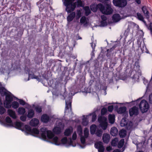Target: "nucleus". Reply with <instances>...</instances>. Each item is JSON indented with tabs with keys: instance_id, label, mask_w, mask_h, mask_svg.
<instances>
[{
	"instance_id": "1",
	"label": "nucleus",
	"mask_w": 152,
	"mask_h": 152,
	"mask_svg": "<svg viewBox=\"0 0 152 152\" xmlns=\"http://www.w3.org/2000/svg\"><path fill=\"white\" fill-rule=\"evenodd\" d=\"M75 0H65L64 4L66 6V10L68 13L73 12L75 8L76 5L78 7H82L83 3L81 0H77V2L73 3Z\"/></svg>"
},
{
	"instance_id": "2",
	"label": "nucleus",
	"mask_w": 152,
	"mask_h": 152,
	"mask_svg": "<svg viewBox=\"0 0 152 152\" xmlns=\"http://www.w3.org/2000/svg\"><path fill=\"white\" fill-rule=\"evenodd\" d=\"M40 130L42 132L41 136L43 139H46L47 136L48 138L51 140L53 143L56 145L59 144L60 142L58 137H54L51 131L48 130L45 128H42Z\"/></svg>"
},
{
	"instance_id": "3",
	"label": "nucleus",
	"mask_w": 152,
	"mask_h": 152,
	"mask_svg": "<svg viewBox=\"0 0 152 152\" xmlns=\"http://www.w3.org/2000/svg\"><path fill=\"white\" fill-rule=\"evenodd\" d=\"M105 8L102 4H98V6L100 8V11L104 14L109 15L112 14L113 10L111 8V4L110 1L105 2Z\"/></svg>"
},
{
	"instance_id": "4",
	"label": "nucleus",
	"mask_w": 152,
	"mask_h": 152,
	"mask_svg": "<svg viewBox=\"0 0 152 152\" xmlns=\"http://www.w3.org/2000/svg\"><path fill=\"white\" fill-rule=\"evenodd\" d=\"M139 107L142 113L146 112L149 108L148 103L145 100H142L139 104Z\"/></svg>"
},
{
	"instance_id": "5",
	"label": "nucleus",
	"mask_w": 152,
	"mask_h": 152,
	"mask_svg": "<svg viewBox=\"0 0 152 152\" xmlns=\"http://www.w3.org/2000/svg\"><path fill=\"white\" fill-rule=\"evenodd\" d=\"M98 120L102 129L104 130H105L107 126V118L104 117L100 116L99 117Z\"/></svg>"
},
{
	"instance_id": "6",
	"label": "nucleus",
	"mask_w": 152,
	"mask_h": 152,
	"mask_svg": "<svg viewBox=\"0 0 152 152\" xmlns=\"http://www.w3.org/2000/svg\"><path fill=\"white\" fill-rule=\"evenodd\" d=\"M114 5L119 7H124L125 6L127 2L126 0H113Z\"/></svg>"
},
{
	"instance_id": "7",
	"label": "nucleus",
	"mask_w": 152,
	"mask_h": 152,
	"mask_svg": "<svg viewBox=\"0 0 152 152\" xmlns=\"http://www.w3.org/2000/svg\"><path fill=\"white\" fill-rule=\"evenodd\" d=\"M124 143V139H122L119 142H118V147L119 149H117L116 151L114 150L113 152H123L125 149V147H123Z\"/></svg>"
},
{
	"instance_id": "8",
	"label": "nucleus",
	"mask_w": 152,
	"mask_h": 152,
	"mask_svg": "<svg viewBox=\"0 0 152 152\" xmlns=\"http://www.w3.org/2000/svg\"><path fill=\"white\" fill-rule=\"evenodd\" d=\"M89 134V132L88 129L86 128H85L84 130V136L82 135L80 137V140L82 143L83 144L85 143L86 139L88 137Z\"/></svg>"
},
{
	"instance_id": "9",
	"label": "nucleus",
	"mask_w": 152,
	"mask_h": 152,
	"mask_svg": "<svg viewBox=\"0 0 152 152\" xmlns=\"http://www.w3.org/2000/svg\"><path fill=\"white\" fill-rule=\"evenodd\" d=\"M94 145L95 148L98 149L99 152H104V148L102 142L99 141L96 142L95 143Z\"/></svg>"
},
{
	"instance_id": "10",
	"label": "nucleus",
	"mask_w": 152,
	"mask_h": 152,
	"mask_svg": "<svg viewBox=\"0 0 152 152\" xmlns=\"http://www.w3.org/2000/svg\"><path fill=\"white\" fill-rule=\"evenodd\" d=\"M129 113L130 116L137 115L139 113L138 108L136 106L133 107L129 109Z\"/></svg>"
},
{
	"instance_id": "11",
	"label": "nucleus",
	"mask_w": 152,
	"mask_h": 152,
	"mask_svg": "<svg viewBox=\"0 0 152 152\" xmlns=\"http://www.w3.org/2000/svg\"><path fill=\"white\" fill-rule=\"evenodd\" d=\"M137 25L131 22L129 23L128 25V27L126 30V32L128 33L129 32L130 30H133L134 27Z\"/></svg>"
},
{
	"instance_id": "12",
	"label": "nucleus",
	"mask_w": 152,
	"mask_h": 152,
	"mask_svg": "<svg viewBox=\"0 0 152 152\" xmlns=\"http://www.w3.org/2000/svg\"><path fill=\"white\" fill-rule=\"evenodd\" d=\"M39 123V121L38 119L37 118H33L30 121V125L33 126H37Z\"/></svg>"
},
{
	"instance_id": "13",
	"label": "nucleus",
	"mask_w": 152,
	"mask_h": 152,
	"mask_svg": "<svg viewBox=\"0 0 152 152\" xmlns=\"http://www.w3.org/2000/svg\"><path fill=\"white\" fill-rule=\"evenodd\" d=\"M110 138V135L109 134L106 133L103 134L102 139L104 143H108L109 141Z\"/></svg>"
},
{
	"instance_id": "14",
	"label": "nucleus",
	"mask_w": 152,
	"mask_h": 152,
	"mask_svg": "<svg viewBox=\"0 0 152 152\" xmlns=\"http://www.w3.org/2000/svg\"><path fill=\"white\" fill-rule=\"evenodd\" d=\"M118 133V130L115 127H112L110 130V134L113 136H116Z\"/></svg>"
},
{
	"instance_id": "15",
	"label": "nucleus",
	"mask_w": 152,
	"mask_h": 152,
	"mask_svg": "<svg viewBox=\"0 0 152 152\" xmlns=\"http://www.w3.org/2000/svg\"><path fill=\"white\" fill-rule=\"evenodd\" d=\"M49 120V117L46 114L42 115L41 117V120L43 122L47 123L48 121Z\"/></svg>"
},
{
	"instance_id": "16",
	"label": "nucleus",
	"mask_w": 152,
	"mask_h": 152,
	"mask_svg": "<svg viewBox=\"0 0 152 152\" xmlns=\"http://www.w3.org/2000/svg\"><path fill=\"white\" fill-rule=\"evenodd\" d=\"M9 115L13 119H16L17 116L15 111L10 109H9L7 111Z\"/></svg>"
},
{
	"instance_id": "17",
	"label": "nucleus",
	"mask_w": 152,
	"mask_h": 152,
	"mask_svg": "<svg viewBox=\"0 0 152 152\" xmlns=\"http://www.w3.org/2000/svg\"><path fill=\"white\" fill-rule=\"evenodd\" d=\"M0 94L2 96L6 95L8 94V91L4 87H0Z\"/></svg>"
},
{
	"instance_id": "18",
	"label": "nucleus",
	"mask_w": 152,
	"mask_h": 152,
	"mask_svg": "<svg viewBox=\"0 0 152 152\" xmlns=\"http://www.w3.org/2000/svg\"><path fill=\"white\" fill-rule=\"evenodd\" d=\"M75 13L73 12L70 14L67 17V19L68 21L71 22L75 18Z\"/></svg>"
},
{
	"instance_id": "19",
	"label": "nucleus",
	"mask_w": 152,
	"mask_h": 152,
	"mask_svg": "<svg viewBox=\"0 0 152 152\" xmlns=\"http://www.w3.org/2000/svg\"><path fill=\"white\" fill-rule=\"evenodd\" d=\"M113 19L115 22H117L119 21L121 19V17L118 14H115L113 16Z\"/></svg>"
},
{
	"instance_id": "20",
	"label": "nucleus",
	"mask_w": 152,
	"mask_h": 152,
	"mask_svg": "<svg viewBox=\"0 0 152 152\" xmlns=\"http://www.w3.org/2000/svg\"><path fill=\"white\" fill-rule=\"evenodd\" d=\"M98 4L97 5L95 4L91 5L90 6L91 10L94 12L96 11L98 9L100 10V8L98 7Z\"/></svg>"
},
{
	"instance_id": "21",
	"label": "nucleus",
	"mask_w": 152,
	"mask_h": 152,
	"mask_svg": "<svg viewBox=\"0 0 152 152\" xmlns=\"http://www.w3.org/2000/svg\"><path fill=\"white\" fill-rule=\"evenodd\" d=\"M142 9L145 16L148 18L149 16V12L147 7H142Z\"/></svg>"
},
{
	"instance_id": "22",
	"label": "nucleus",
	"mask_w": 152,
	"mask_h": 152,
	"mask_svg": "<svg viewBox=\"0 0 152 152\" xmlns=\"http://www.w3.org/2000/svg\"><path fill=\"white\" fill-rule=\"evenodd\" d=\"M72 132V127L66 129L64 132V134L66 136H68L71 134Z\"/></svg>"
},
{
	"instance_id": "23",
	"label": "nucleus",
	"mask_w": 152,
	"mask_h": 152,
	"mask_svg": "<svg viewBox=\"0 0 152 152\" xmlns=\"http://www.w3.org/2000/svg\"><path fill=\"white\" fill-rule=\"evenodd\" d=\"M119 134L121 137H123L126 135V132L125 130L122 129L120 131Z\"/></svg>"
},
{
	"instance_id": "24",
	"label": "nucleus",
	"mask_w": 152,
	"mask_h": 152,
	"mask_svg": "<svg viewBox=\"0 0 152 152\" xmlns=\"http://www.w3.org/2000/svg\"><path fill=\"white\" fill-rule=\"evenodd\" d=\"M108 119L109 123L111 124H113L115 121V116L113 115H109Z\"/></svg>"
},
{
	"instance_id": "25",
	"label": "nucleus",
	"mask_w": 152,
	"mask_h": 152,
	"mask_svg": "<svg viewBox=\"0 0 152 152\" xmlns=\"http://www.w3.org/2000/svg\"><path fill=\"white\" fill-rule=\"evenodd\" d=\"M96 126L95 125H92L90 127V132L91 134H94L96 131Z\"/></svg>"
},
{
	"instance_id": "26",
	"label": "nucleus",
	"mask_w": 152,
	"mask_h": 152,
	"mask_svg": "<svg viewBox=\"0 0 152 152\" xmlns=\"http://www.w3.org/2000/svg\"><path fill=\"white\" fill-rule=\"evenodd\" d=\"M118 142V140L117 138H115L111 142V145L112 146H115L117 145Z\"/></svg>"
},
{
	"instance_id": "27",
	"label": "nucleus",
	"mask_w": 152,
	"mask_h": 152,
	"mask_svg": "<svg viewBox=\"0 0 152 152\" xmlns=\"http://www.w3.org/2000/svg\"><path fill=\"white\" fill-rule=\"evenodd\" d=\"M126 107H120L118 110V113H124L126 110Z\"/></svg>"
},
{
	"instance_id": "28",
	"label": "nucleus",
	"mask_w": 152,
	"mask_h": 152,
	"mask_svg": "<svg viewBox=\"0 0 152 152\" xmlns=\"http://www.w3.org/2000/svg\"><path fill=\"white\" fill-rule=\"evenodd\" d=\"M127 124V121L126 118H124L121 120L120 125L121 126H124Z\"/></svg>"
},
{
	"instance_id": "29",
	"label": "nucleus",
	"mask_w": 152,
	"mask_h": 152,
	"mask_svg": "<svg viewBox=\"0 0 152 152\" xmlns=\"http://www.w3.org/2000/svg\"><path fill=\"white\" fill-rule=\"evenodd\" d=\"M53 131L55 134H59L61 132V129L59 127H55L53 129Z\"/></svg>"
},
{
	"instance_id": "30",
	"label": "nucleus",
	"mask_w": 152,
	"mask_h": 152,
	"mask_svg": "<svg viewBox=\"0 0 152 152\" xmlns=\"http://www.w3.org/2000/svg\"><path fill=\"white\" fill-rule=\"evenodd\" d=\"M23 123L20 122L16 121L14 124L15 126L17 128L20 129L22 126Z\"/></svg>"
},
{
	"instance_id": "31",
	"label": "nucleus",
	"mask_w": 152,
	"mask_h": 152,
	"mask_svg": "<svg viewBox=\"0 0 152 152\" xmlns=\"http://www.w3.org/2000/svg\"><path fill=\"white\" fill-rule=\"evenodd\" d=\"M84 9L85 11V15L86 16H88L90 13L91 10L88 7H85L84 8Z\"/></svg>"
},
{
	"instance_id": "32",
	"label": "nucleus",
	"mask_w": 152,
	"mask_h": 152,
	"mask_svg": "<svg viewBox=\"0 0 152 152\" xmlns=\"http://www.w3.org/2000/svg\"><path fill=\"white\" fill-rule=\"evenodd\" d=\"M34 115V111L31 109L28 110V114L27 116L29 118H32Z\"/></svg>"
},
{
	"instance_id": "33",
	"label": "nucleus",
	"mask_w": 152,
	"mask_h": 152,
	"mask_svg": "<svg viewBox=\"0 0 152 152\" xmlns=\"http://www.w3.org/2000/svg\"><path fill=\"white\" fill-rule=\"evenodd\" d=\"M77 133L81 137L83 134L82 129L81 126H78L77 128Z\"/></svg>"
},
{
	"instance_id": "34",
	"label": "nucleus",
	"mask_w": 152,
	"mask_h": 152,
	"mask_svg": "<svg viewBox=\"0 0 152 152\" xmlns=\"http://www.w3.org/2000/svg\"><path fill=\"white\" fill-rule=\"evenodd\" d=\"M11 102L5 101L4 102L5 107L7 108H10L11 106Z\"/></svg>"
},
{
	"instance_id": "35",
	"label": "nucleus",
	"mask_w": 152,
	"mask_h": 152,
	"mask_svg": "<svg viewBox=\"0 0 152 152\" xmlns=\"http://www.w3.org/2000/svg\"><path fill=\"white\" fill-rule=\"evenodd\" d=\"M6 100L5 101L11 102L13 100V98L10 95L7 94L6 95Z\"/></svg>"
},
{
	"instance_id": "36",
	"label": "nucleus",
	"mask_w": 152,
	"mask_h": 152,
	"mask_svg": "<svg viewBox=\"0 0 152 152\" xmlns=\"http://www.w3.org/2000/svg\"><path fill=\"white\" fill-rule=\"evenodd\" d=\"M11 105L13 108L16 109L19 107V104L17 102L14 101L12 103Z\"/></svg>"
},
{
	"instance_id": "37",
	"label": "nucleus",
	"mask_w": 152,
	"mask_h": 152,
	"mask_svg": "<svg viewBox=\"0 0 152 152\" xmlns=\"http://www.w3.org/2000/svg\"><path fill=\"white\" fill-rule=\"evenodd\" d=\"M18 113L19 114H23L25 112V109L23 107H20L18 109Z\"/></svg>"
},
{
	"instance_id": "38",
	"label": "nucleus",
	"mask_w": 152,
	"mask_h": 152,
	"mask_svg": "<svg viewBox=\"0 0 152 152\" xmlns=\"http://www.w3.org/2000/svg\"><path fill=\"white\" fill-rule=\"evenodd\" d=\"M137 15L139 20L144 22L143 16L139 12L137 13Z\"/></svg>"
},
{
	"instance_id": "39",
	"label": "nucleus",
	"mask_w": 152,
	"mask_h": 152,
	"mask_svg": "<svg viewBox=\"0 0 152 152\" xmlns=\"http://www.w3.org/2000/svg\"><path fill=\"white\" fill-rule=\"evenodd\" d=\"M88 121L86 118L84 117L82 120V124L85 126H86L88 124Z\"/></svg>"
},
{
	"instance_id": "40",
	"label": "nucleus",
	"mask_w": 152,
	"mask_h": 152,
	"mask_svg": "<svg viewBox=\"0 0 152 152\" xmlns=\"http://www.w3.org/2000/svg\"><path fill=\"white\" fill-rule=\"evenodd\" d=\"M102 131L101 129L97 130L96 133V134L98 137H100L102 135Z\"/></svg>"
},
{
	"instance_id": "41",
	"label": "nucleus",
	"mask_w": 152,
	"mask_h": 152,
	"mask_svg": "<svg viewBox=\"0 0 152 152\" xmlns=\"http://www.w3.org/2000/svg\"><path fill=\"white\" fill-rule=\"evenodd\" d=\"M29 76L32 79H35L37 80H39V78L38 76L35 75L34 74L31 75V74H29Z\"/></svg>"
},
{
	"instance_id": "42",
	"label": "nucleus",
	"mask_w": 152,
	"mask_h": 152,
	"mask_svg": "<svg viewBox=\"0 0 152 152\" xmlns=\"http://www.w3.org/2000/svg\"><path fill=\"white\" fill-rule=\"evenodd\" d=\"M107 112V109L104 107L102 108L101 110V114L102 115H104Z\"/></svg>"
},
{
	"instance_id": "43",
	"label": "nucleus",
	"mask_w": 152,
	"mask_h": 152,
	"mask_svg": "<svg viewBox=\"0 0 152 152\" xmlns=\"http://www.w3.org/2000/svg\"><path fill=\"white\" fill-rule=\"evenodd\" d=\"M25 128L27 131L29 132H31L32 131V129L28 125H26L25 126Z\"/></svg>"
},
{
	"instance_id": "44",
	"label": "nucleus",
	"mask_w": 152,
	"mask_h": 152,
	"mask_svg": "<svg viewBox=\"0 0 152 152\" xmlns=\"http://www.w3.org/2000/svg\"><path fill=\"white\" fill-rule=\"evenodd\" d=\"M6 111L5 109L2 107L0 106V114H3Z\"/></svg>"
},
{
	"instance_id": "45",
	"label": "nucleus",
	"mask_w": 152,
	"mask_h": 152,
	"mask_svg": "<svg viewBox=\"0 0 152 152\" xmlns=\"http://www.w3.org/2000/svg\"><path fill=\"white\" fill-rule=\"evenodd\" d=\"M5 121L7 123H8L10 124H12V122L11 119L10 118L8 117H7L5 119Z\"/></svg>"
},
{
	"instance_id": "46",
	"label": "nucleus",
	"mask_w": 152,
	"mask_h": 152,
	"mask_svg": "<svg viewBox=\"0 0 152 152\" xmlns=\"http://www.w3.org/2000/svg\"><path fill=\"white\" fill-rule=\"evenodd\" d=\"M66 110L67 109H69V108H70V110H71V102H69L68 104H67L66 102Z\"/></svg>"
},
{
	"instance_id": "47",
	"label": "nucleus",
	"mask_w": 152,
	"mask_h": 152,
	"mask_svg": "<svg viewBox=\"0 0 152 152\" xmlns=\"http://www.w3.org/2000/svg\"><path fill=\"white\" fill-rule=\"evenodd\" d=\"M86 18L85 16L82 17L80 19V22L82 23H84L86 21Z\"/></svg>"
},
{
	"instance_id": "48",
	"label": "nucleus",
	"mask_w": 152,
	"mask_h": 152,
	"mask_svg": "<svg viewBox=\"0 0 152 152\" xmlns=\"http://www.w3.org/2000/svg\"><path fill=\"white\" fill-rule=\"evenodd\" d=\"M31 132L36 134H38L39 133V131L36 128H33Z\"/></svg>"
},
{
	"instance_id": "49",
	"label": "nucleus",
	"mask_w": 152,
	"mask_h": 152,
	"mask_svg": "<svg viewBox=\"0 0 152 152\" xmlns=\"http://www.w3.org/2000/svg\"><path fill=\"white\" fill-rule=\"evenodd\" d=\"M35 110L37 112L40 113L42 111L41 108L39 106H36L35 107Z\"/></svg>"
},
{
	"instance_id": "50",
	"label": "nucleus",
	"mask_w": 152,
	"mask_h": 152,
	"mask_svg": "<svg viewBox=\"0 0 152 152\" xmlns=\"http://www.w3.org/2000/svg\"><path fill=\"white\" fill-rule=\"evenodd\" d=\"M96 115L95 114H93L92 116V121L94 122L96 121Z\"/></svg>"
},
{
	"instance_id": "51",
	"label": "nucleus",
	"mask_w": 152,
	"mask_h": 152,
	"mask_svg": "<svg viewBox=\"0 0 152 152\" xmlns=\"http://www.w3.org/2000/svg\"><path fill=\"white\" fill-rule=\"evenodd\" d=\"M61 141L62 143L65 144L67 141V138L66 137H64L61 140Z\"/></svg>"
},
{
	"instance_id": "52",
	"label": "nucleus",
	"mask_w": 152,
	"mask_h": 152,
	"mask_svg": "<svg viewBox=\"0 0 152 152\" xmlns=\"http://www.w3.org/2000/svg\"><path fill=\"white\" fill-rule=\"evenodd\" d=\"M113 109V105L109 106L108 107V111L112 112Z\"/></svg>"
},
{
	"instance_id": "53",
	"label": "nucleus",
	"mask_w": 152,
	"mask_h": 152,
	"mask_svg": "<svg viewBox=\"0 0 152 152\" xmlns=\"http://www.w3.org/2000/svg\"><path fill=\"white\" fill-rule=\"evenodd\" d=\"M106 150L108 151H110L112 150L113 148L111 146H107L106 148Z\"/></svg>"
},
{
	"instance_id": "54",
	"label": "nucleus",
	"mask_w": 152,
	"mask_h": 152,
	"mask_svg": "<svg viewBox=\"0 0 152 152\" xmlns=\"http://www.w3.org/2000/svg\"><path fill=\"white\" fill-rule=\"evenodd\" d=\"M72 139L73 140H75L77 138V134L76 132H75L73 134L72 136Z\"/></svg>"
},
{
	"instance_id": "55",
	"label": "nucleus",
	"mask_w": 152,
	"mask_h": 152,
	"mask_svg": "<svg viewBox=\"0 0 152 152\" xmlns=\"http://www.w3.org/2000/svg\"><path fill=\"white\" fill-rule=\"evenodd\" d=\"M20 118L22 121H24L26 120V116L22 115L20 117Z\"/></svg>"
},
{
	"instance_id": "56",
	"label": "nucleus",
	"mask_w": 152,
	"mask_h": 152,
	"mask_svg": "<svg viewBox=\"0 0 152 152\" xmlns=\"http://www.w3.org/2000/svg\"><path fill=\"white\" fill-rule=\"evenodd\" d=\"M143 49L141 48V50L143 53L146 52L147 53H149L148 51L146 50V48L145 47H143Z\"/></svg>"
},
{
	"instance_id": "57",
	"label": "nucleus",
	"mask_w": 152,
	"mask_h": 152,
	"mask_svg": "<svg viewBox=\"0 0 152 152\" xmlns=\"http://www.w3.org/2000/svg\"><path fill=\"white\" fill-rule=\"evenodd\" d=\"M152 94H151L150 95L149 97V102L151 103L152 102Z\"/></svg>"
},
{
	"instance_id": "58",
	"label": "nucleus",
	"mask_w": 152,
	"mask_h": 152,
	"mask_svg": "<svg viewBox=\"0 0 152 152\" xmlns=\"http://www.w3.org/2000/svg\"><path fill=\"white\" fill-rule=\"evenodd\" d=\"M81 12L80 11V10L77 11V16L79 18L81 16Z\"/></svg>"
},
{
	"instance_id": "59",
	"label": "nucleus",
	"mask_w": 152,
	"mask_h": 152,
	"mask_svg": "<svg viewBox=\"0 0 152 152\" xmlns=\"http://www.w3.org/2000/svg\"><path fill=\"white\" fill-rule=\"evenodd\" d=\"M19 102L20 104L24 105L25 104V102L22 100H20L19 101Z\"/></svg>"
},
{
	"instance_id": "60",
	"label": "nucleus",
	"mask_w": 152,
	"mask_h": 152,
	"mask_svg": "<svg viewBox=\"0 0 152 152\" xmlns=\"http://www.w3.org/2000/svg\"><path fill=\"white\" fill-rule=\"evenodd\" d=\"M115 47L114 46L112 48H110V49H107V52L108 53L112 51H113L115 48Z\"/></svg>"
},
{
	"instance_id": "61",
	"label": "nucleus",
	"mask_w": 152,
	"mask_h": 152,
	"mask_svg": "<svg viewBox=\"0 0 152 152\" xmlns=\"http://www.w3.org/2000/svg\"><path fill=\"white\" fill-rule=\"evenodd\" d=\"M101 19L103 20H105L107 19V18L105 15H103L101 16Z\"/></svg>"
},
{
	"instance_id": "62",
	"label": "nucleus",
	"mask_w": 152,
	"mask_h": 152,
	"mask_svg": "<svg viewBox=\"0 0 152 152\" xmlns=\"http://www.w3.org/2000/svg\"><path fill=\"white\" fill-rule=\"evenodd\" d=\"M136 1L138 4H140L141 3L140 0H136Z\"/></svg>"
},
{
	"instance_id": "63",
	"label": "nucleus",
	"mask_w": 152,
	"mask_h": 152,
	"mask_svg": "<svg viewBox=\"0 0 152 152\" xmlns=\"http://www.w3.org/2000/svg\"><path fill=\"white\" fill-rule=\"evenodd\" d=\"M78 39H82V38L81 37H80L79 36L78 37Z\"/></svg>"
},
{
	"instance_id": "64",
	"label": "nucleus",
	"mask_w": 152,
	"mask_h": 152,
	"mask_svg": "<svg viewBox=\"0 0 152 152\" xmlns=\"http://www.w3.org/2000/svg\"><path fill=\"white\" fill-rule=\"evenodd\" d=\"M151 32V33L152 32V29L151 28H150Z\"/></svg>"
}]
</instances>
